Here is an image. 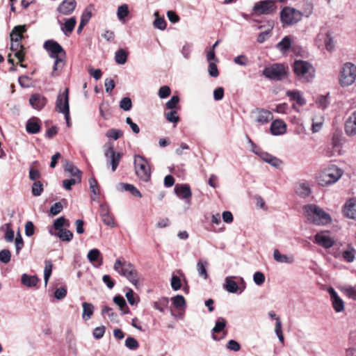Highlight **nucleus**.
<instances>
[{"instance_id":"1","label":"nucleus","mask_w":356,"mask_h":356,"mask_svg":"<svg viewBox=\"0 0 356 356\" xmlns=\"http://www.w3.org/2000/svg\"><path fill=\"white\" fill-rule=\"evenodd\" d=\"M43 47L49 52V56L55 60L51 72L52 76H55V72L64 67L65 51L59 43L52 40L45 41Z\"/></svg>"},{"instance_id":"2","label":"nucleus","mask_w":356,"mask_h":356,"mask_svg":"<svg viewBox=\"0 0 356 356\" xmlns=\"http://www.w3.org/2000/svg\"><path fill=\"white\" fill-rule=\"evenodd\" d=\"M304 212L307 220L316 225H325L332 221L329 213L314 204L305 205Z\"/></svg>"},{"instance_id":"3","label":"nucleus","mask_w":356,"mask_h":356,"mask_svg":"<svg viewBox=\"0 0 356 356\" xmlns=\"http://www.w3.org/2000/svg\"><path fill=\"white\" fill-rule=\"evenodd\" d=\"M292 67L295 74L302 82H311L315 77V68L308 61L296 60Z\"/></svg>"},{"instance_id":"4","label":"nucleus","mask_w":356,"mask_h":356,"mask_svg":"<svg viewBox=\"0 0 356 356\" xmlns=\"http://www.w3.org/2000/svg\"><path fill=\"white\" fill-rule=\"evenodd\" d=\"M343 175V170L334 165H331L320 172L317 177L319 185L326 186L336 183Z\"/></svg>"},{"instance_id":"5","label":"nucleus","mask_w":356,"mask_h":356,"mask_svg":"<svg viewBox=\"0 0 356 356\" xmlns=\"http://www.w3.org/2000/svg\"><path fill=\"white\" fill-rule=\"evenodd\" d=\"M113 268L120 275L126 277L130 282L136 286L138 276L132 264L127 261L122 262L120 259H117Z\"/></svg>"},{"instance_id":"6","label":"nucleus","mask_w":356,"mask_h":356,"mask_svg":"<svg viewBox=\"0 0 356 356\" xmlns=\"http://www.w3.org/2000/svg\"><path fill=\"white\" fill-rule=\"evenodd\" d=\"M262 74L270 80L282 81L287 77V71L283 64L274 63L266 67Z\"/></svg>"},{"instance_id":"7","label":"nucleus","mask_w":356,"mask_h":356,"mask_svg":"<svg viewBox=\"0 0 356 356\" xmlns=\"http://www.w3.org/2000/svg\"><path fill=\"white\" fill-rule=\"evenodd\" d=\"M356 79V66L351 63L343 64L339 77V83L342 87L352 85Z\"/></svg>"},{"instance_id":"8","label":"nucleus","mask_w":356,"mask_h":356,"mask_svg":"<svg viewBox=\"0 0 356 356\" xmlns=\"http://www.w3.org/2000/svg\"><path fill=\"white\" fill-rule=\"evenodd\" d=\"M69 90L65 88V92L57 96L56 102V110L60 113L64 114L66 124L68 127H71L70 121V106H69Z\"/></svg>"},{"instance_id":"9","label":"nucleus","mask_w":356,"mask_h":356,"mask_svg":"<svg viewBox=\"0 0 356 356\" xmlns=\"http://www.w3.org/2000/svg\"><path fill=\"white\" fill-rule=\"evenodd\" d=\"M302 17L300 11L291 7H284L280 12V20L284 26L298 23Z\"/></svg>"},{"instance_id":"10","label":"nucleus","mask_w":356,"mask_h":356,"mask_svg":"<svg viewBox=\"0 0 356 356\" xmlns=\"http://www.w3.org/2000/svg\"><path fill=\"white\" fill-rule=\"evenodd\" d=\"M134 165L136 173L138 178L147 181L150 179V170L147 161L141 156H135Z\"/></svg>"},{"instance_id":"11","label":"nucleus","mask_w":356,"mask_h":356,"mask_svg":"<svg viewBox=\"0 0 356 356\" xmlns=\"http://www.w3.org/2000/svg\"><path fill=\"white\" fill-rule=\"evenodd\" d=\"M104 156L106 159V163L111 166V170L115 172L119 165L122 154L120 152H115L114 150L113 145L110 143L105 145L104 147Z\"/></svg>"},{"instance_id":"12","label":"nucleus","mask_w":356,"mask_h":356,"mask_svg":"<svg viewBox=\"0 0 356 356\" xmlns=\"http://www.w3.org/2000/svg\"><path fill=\"white\" fill-rule=\"evenodd\" d=\"M253 10L259 15H270L276 10V6L273 0H264L256 3Z\"/></svg>"},{"instance_id":"13","label":"nucleus","mask_w":356,"mask_h":356,"mask_svg":"<svg viewBox=\"0 0 356 356\" xmlns=\"http://www.w3.org/2000/svg\"><path fill=\"white\" fill-rule=\"evenodd\" d=\"M254 118L255 122L259 125L267 124L273 119V114L268 110L263 108H256L251 112Z\"/></svg>"},{"instance_id":"14","label":"nucleus","mask_w":356,"mask_h":356,"mask_svg":"<svg viewBox=\"0 0 356 356\" xmlns=\"http://www.w3.org/2000/svg\"><path fill=\"white\" fill-rule=\"evenodd\" d=\"M253 152L258 155L264 161L274 168H280L282 163L280 159L268 154V152L262 151L261 149H258L257 150L253 149Z\"/></svg>"},{"instance_id":"15","label":"nucleus","mask_w":356,"mask_h":356,"mask_svg":"<svg viewBox=\"0 0 356 356\" xmlns=\"http://www.w3.org/2000/svg\"><path fill=\"white\" fill-rule=\"evenodd\" d=\"M329 294L330 295L331 300L332 302V305L334 309L337 312H341L344 310V302L343 300L338 296L335 290L330 287L327 290Z\"/></svg>"},{"instance_id":"16","label":"nucleus","mask_w":356,"mask_h":356,"mask_svg":"<svg viewBox=\"0 0 356 356\" xmlns=\"http://www.w3.org/2000/svg\"><path fill=\"white\" fill-rule=\"evenodd\" d=\"M345 133L348 136H356V111L348 118L345 122Z\"/></svg>"},{"instance_id":"17","label":"nucleus","mask_w":356,"mask_h":356,"mask_svg":"<svg viewBox=\"0 0 356 356\" xmlns=\"http://www.w3.org/2000/svg\"><path fill=\"white\" fill-rule=\"evenodd\" d=\"M343 212L347 218L356 220V199L348 200L343 207Z\"/></svg>"},{"instance_id":"18","label":"nucleus","mask_w":356,"mask_h":356,"mask_svg":"<svg viewBox=\"0 0 356 356\" xmlns=\"http://www.w3.org/2000/svg\"><path fill=\"white\" fill-rule=\"evenodd\" d=\"M76 2L75 0H64L58 7L57 10L65 15H70L75 9Z\"/></svg>"},{"instance_id":"19","label":"nucleus","mask_w":356,"mask_h":356,"mask_svg":"<svg viewBox=\"0 0 356 356\" xmlns=\"http://www.w3.org/2000/svg\"><path fill=\"white\" fill-rule=\"evenodd\" d=\"M31 106L36 110H41L47 104V99L40 94H33L29 99Z\"/></svg>"},{"instance_id":"20","label":"nucleus","mask_w":356,"mask_h":356,"mask_svg":"<svg viewBox=\"0 0 356 356\" xmlns=\"http://www.w3.org/2000/svg\"><path fill=\"white\" fill-rule=\"evenodd\" d=\"M315 243L324 248H330L334 245V240L327 235L323 233H317L315 235Z\"/></svg>"},{"instance_id":"21","label":"nucleus","mask_w":356,"mask_h":356,"mask_svg":"<svg viewBox=\"0 0 356 356\" xmlns=\"http://www.w3.org/2000/svg\"><path fill=\"white\" fill-rule=\"evenodd\" d=\"M273 259L281 264H291L295 261L293 255L282 254L277 249H275L273 251Z\"/></svg>"},{"instance_id":"22","label":"nucleus","mask_w":356,"mask_h":356,"mask_svg":"<svg viewBox=\"0 0 356 356\" xmlns=\"http://www.w3.org/2000/svg\"><path fill=\"white\" fill-rule=\"evenodd\" d=\"M175 194L181 198L189 199L192 196V192L188 184H177L175 187Z\"/></svg>"},{"instance_id":"23","label":"nucleus","mask_w":356,"mask_h":356,"mask_svg":"<svg viewBox=\"0 0 356 356\" xmlns=\"http://www.w3.org/2000/svg\"><path fill=\"white\" fill-rule=\"evenodd\" d=\"M26 28L25 25L16 26L13 28L10 33V41L15 42H21L23 38V33L26 32Z\"/></svg>"},{"instance_id":"24","label":"nucleus","mask_w":356,"mask_h":356,"mask_svg":"<svg viewBox=\"0 0 356 356\" xmlns=\"http://www.w3.org/2000/svg\"><path fill=\"white\" fill-rule=\"evenodd\" d=\"M271 134L274 136L282 135L286 131V124L282 120H275L270 125Z\"/></svg>"},{"instance_id":"25","label":"nucleus","mask_w":356,"mask_h":356,"mask_svg":"<svg viewBox=\"0 0 356 356\" xmlns=\"http://www.w3.org/2000/svg\"><path fill=\"white\" fill-rule=\"evenodd\" d=\"M119 191H129L134 196L141 197V193L132 184L126 183H119L116 186Z\"/></svg>"},{"instance_id":"26","label":"nucleus","mask_w":356,"mask_h":356,"mask_svg":"<svg viewBox=\"0 0 356 356\" xmlns=\"http://www.w3.org/2000/svg\"><path fill=\"white\" fill-rule=\"evenodd\" d=\"M91 6L87 7L83 13L79 23V26L77 29V33H80L82 31L83 28L88 23L92 17Z\"/></svg>"},{"instance_id":"27","label":"nucleus","mask_w":356,"mask_h":356,"mask_svg":"<svg viewBox=\"0 0 356 356\" xmlns=\"http://www.w3.org/2000/svg\"><path fill=\"white\" fill-rule=\"evenodd\" d=\"M296 193L301 197L305 198L311 194V188L307 183H298L295 187Z\"/></svg>"},{"instance_id":"28","label":"nucleus","mask_w":356,"mask_h":356,"mask_svg":"<svg viewBox=\"0 0 356 356\" xmlns=\"http://www.w3.org/2000/svg\"><path fill=\"white\" fill-rule=\"evenodd\" d=\"M236 277H227L225 280L224 288L231 293H235L238 291L240 286L233 280Z\"/></svg>"},{"instance_id":"29","label":"nucleus","mask_w":356,"mask_h":356,"mask_svg":"<svg viewBox=\"0 0 356 356\" xmlns=\"http://www.w3.org/2000/svg\"><path fill=\"white\" fill-rule=\"evenodd\" d=\"M22 283L27 287H33L37 285L39 279L36 275H29L24 273L21 277Z\"/></svg>"},{"instance_id":"30","label":"nucleus","mask_w":356,"mask_h":356,"mask_svg":"<svg viewBox=\"0 0 356 356\" xmlns=\"http://www.w3.org/2000/svg\"><path fill=\"white\" fill-rule=\"evenodd\" d=\"M226 323L227 321L224 318L218 317L217 318L215 326L212 329V338L213 339V340H218V339L214 334V333H219L220 332L222 331L226 326Z\"/></svg>"},{"instance_id":"31","label":"nucleus","mask_w":356,"mask_h":356,"mask_svg":"<svg viewBox=\"0 0 356 356\" xmlns=\"http://www.w3.org/2000/svg\"><path fill=\"white\" fill-rule=\"evenodd\" d=\"M76 20L75 17H72L66 20L64 23L63 26L61 27V30L63 31L65 35L68 36L71 33L76 25Z\"/></svg>"},{"instance_id":"32","label":"nucleus","mask_w":356,"mask_h":356,"mask_svg":"<svg viewBox=\"0 0 356 356\" xmlns=\"http://www.w3.org/2000/svg\"><path fill=\"white\" fill-rule=\"evenodd\" d=\"M65 170L70 172L72 176L74 177V178L77 179L78 182H81V172L72 163L70 162H66L65 166Z\"/></svg>"},{"instance_id":"33","label":"nucleus","mask_w":356,"mask_h":356,"mask_svg":"<svg viewBox=\"0 0 356 356\" xmlns=\"http://www.w3.org/2000/svg\"><path fill=\"white\" fill-rule=\"evenodd\" d=\"M82 318L86 321L89 320L94 312V305L92 303L83 302L82 303Z\"/></svg>"},{"instance_id":"34","label":"nucleus","mask_w":356,"mask_h":356,"mask_svg":"<svg viewBox=\"0 0 356 356\" xmlns=\"http://www.w3.org/2000/svg\"><path fill=\"white\" fill-rule=\"evenodd\" d=\"M22 48H23V47L21 44L20 42H15L11 41L10 49L13 51H15V56L19 60V62L23 61L24 56V54L21 50Z\"/></svg>"},{"instance_id":"35","label":"nucleus","mask_w":356,"mask_h":356,"mask_svg":"<svg viewBox=\"0 0 356 356\" xmlns=\"http://www.w3.org/2000/svg\"><path fill=\"white\" fill-rule=\"evenodd\" d=\"M87 257L88 260L92 264H95V262L98 261H99V266L102 265V257L101 252L98 249L90 250L88 253Z\"/></svg>"},{"instance_id":"36","label":"nucleus","mask_w":356,"mask_h":356,"mask_svg":"<svg viewBox=\"0 0 356 356\" xmlns=\"http://www.w3.org/2000/svg\"><path fill=\"white\" fill-rule=\"evenodd\" d=\"M113 302L119 306L120 309L122 311V314H126L129 312V309L127 307L124 298L121 296H115L113 298Z\"/></svg>"},{"instance_id":"37","label":"nucleus","mask_w":356,"mask_h":356,"mask_svg":"<svg viewBox=\"0 0 356 356\" xmlns=\"http://www.w3.org/2000/svg\"><path fill=\"white\" fill-rule=\"evenodd\" d=\"M268 29L264 31L261 32L257 37V42L259 43L264 42L271 35V31L273 28V22L270 21L268 22Z\"/></svg>"},{"instance_id":"38","label":"nucleus","mask_w":356,"mask_h":356,"mask_svg":"<svg viewBox=\"0 0 356 356\" xmlns=\"http://www.w3.org/2000/svg\"><path fill=\"white\" fill-rule=\"evenodd\" d=\"M115 60L119 65H124L127 60V52L124 49H118L115 54Z\"/></svg>"},{"instance_id":"39","label":"nucleus","mask_w":356,"mask_h":356,"mask_svg":"<svg viewBox=\"0 0 356 356\" xmlns=\"http://www.w3.org/2000/svg\"><path fill=\"white\" fill-rule=\"evenodd\" d=\"M291 45V39L289 36H285L277 44V48L281 51L289 50Z\"/></svg>"},{"instance_id":"40","label":"nucleus","mask_w":356,"mask_h":356,"mask_svg":"<svg viewBox=\"0 0 356 356\" xmlns=\"http://www.w3.org/2000/svg\"><path fill=\"white\" fill-rule=\"evenodd\" d=\"M26 129L29 134H35L40 131V126L38 122L29 120L26 122Z\"/></svg>"},{"instance_id":"41","label":"nucleus","mask_w":356,"mask_h":356,"mask_svg":"<svg viewBox=\"0 0 356 356\" xmlns=\"http://www.w3.org/2000/svg\"><path fill=\"white\" fill-rule=\"evenodd\" d=\"M62 241L69 242L73 238V233L67 229H60L56 234Z\"/></svg>"},{"instance_id":"42","label":"nucleus","mask_w":356,"mask_h":356,"mask_svg":"<svg viewBox=\"0 0 356 356\" xmlns=\"http://www.w3.org/2000/svg\"><path fill=\"white\" fill-rule=\"evenodd\" d=\"M207 262L199 260L197 264V270L200 277L204 280L208 278V273L207 271Z\"/></svg>"},{"instance_id":"43","label":"nucleus","mask_w":356,"mask_h":356,"mask_svg":"<svg viewBox=\"0 0 356 356\" xmlns=\"http://www.w3.org/2000/svg\"><path fill=\"white\" fill-rule=\"evenodd\" d=\"M286 95L291 100L296 101L299 105L305 104V100L298 91H288Z\"/></svg>"},{"instance_id":"44","label":"nucleus","mask_w":356,"mask_h":356,"mask_svg":"<svg viewBox=\"0 0 356 356\" xmlns=\"http://www.w3.org/2000/svg\"><path fill=\"white\" fill-rule=\"evenodd\" d=\"M169 300L168 298L163 297L158 301L154 302V307L161 312H163L164 310L168 307Z\"/></svg>"},{"instance_id":"45","label":"nucleus","mask_w":356,"mask_h":356,"mask_svg":"<svg viewBox=\"0 0 356 356\" xmlns=\"http://www.w3.org/2000/svg\"><path fill=\"white\" fill-rule=\"evenodd\" d=\"M63 227H70V222L65 217L61 216L57 218L54 222V227L55 229L60 231V229H63Z\"/></svg>"},{"instance_id":"46","label":"nucleus","mask_w":356,"mask_h":356,"mask_svg":"<svg viewBox=\"0 0 356 356\" xmlns=\"http://www.w3.org/2000/svg\"><path fill=\"white\" fill-rule=\"evenodd\" d=\"M355 250L349 246L347 250H344L342 253V257L344 260H346L348 262H353L355 257Z\"/></svg>"},{"instance_id":"47","label":"nucleus","mask_w":356,"mask_h":356,"mask_svg":"<svg viewBox=\"0 0 356 356\" xmlns=\"http://www.w3.org/2000/svg\"><path fill=\"white\" fill-rule=\"evenodd\" d=\"M44 264V280L45 285H47L51 275L53 265L50 260H46Z\"/></svg>"},{"instance_id":"48","label":"nucleus","mask_w":356,"mask_h":356,"mask_svg":"<svg viewBox=\"0 0 356 356\" xmlns=\"http://www.w3.org/2000/svg\"><path fill=\"white\" fill-rule=\"evenodd\" d=\"M102 315H107L109 318V319L111 320V321L112 322H118V315L116 313H114L113 312V309L112 308L108 307V306H105L104 307V308L102 309Z\"/></svg>"},{"instance_id":"49","label":"nucleus","mask_w":356,"mask_h":356,"mask_svg":"<svg viewBox=\"0 0 356 356\" xmlns=\"http://www.w3.org/2000/svg\"><path fill=\"white\" fill-rule=\"evenodd\" d=\"M123 136V131L120 129H111L106 133V136L115 140Z\"/></svg>"},{"instance_id":"50","label":"nucleus","mask_w":356,"mask_h":356,"mask_svg":"<svg viewBox=\"0 0 356 356\" xmlns=\"http://www.w3.org/2000/svg\"><path fill=\"white\" fill-rule=\"evenodd\" d=\"M129 13V8L127 4H122L118 7L117 15H118V19L120 21H122L127 16H128Z\"/></svg>"},{"instance_id":"51","label":"nucleus","mask_w":356,"mask_h":356,"mask_svg":"<svg viewBox=\"0 0 356 356\" xmlns=\"http://www.w3.org/2000/svg\"><path fill=\"white\" fill-rule=\"evenodd\" d=\"M154 15L157 17L153 22L154 26L158 29L164 30L166 28V22L165 19L163 17H159L158 12H156Z\"/></svg>"},{"instance_id":"52","label":"nucleus","mask_w":356,"mask_h":356,"mask_svg":"<svg viewBox=\"0 0 356 356\" xmlns=\"http://www.w3.org/2000/svg\"><path fill=\"white\" fill-rule=\"evenodd\" d=\"M32 194L34 196H40L43 191V185L40 181H35L32 186Z\"/></svg>"},{"instance_id":"53","label":"nucleus","mask_w":356,"mask_h":356,"mask_svg":"<svg viewBox=\"0 0 356 356\" xmlns=\"http://www.w3.org/2000/svg\"><path fill=\"white\" fill-rule=\"evenodd\" d=\"M124 345L130 350H136L139 346L138 342L131 337H129L126 339Z\"/></svg>"},{"instance_id":"54","label":"nucleus","mask_w":356,"mask_h":356,"mask_svg":"<svg viewBox=\"0 0 356 356\" xmlns=\"http://www.w3.org/2000/svg\"><path fill=\"white\" fill-rule=\"evenodd\" d=\"M120 107L121 109L128 111L132 107V102L129 97H124L120 102Z\"/></svg>"},{"instance_id":"55","label":"nucleus","mask_w":356,"mask_h":356,"mask_svg":"<svg viewBox=\"0 0 356 356\" xmlns=\"http://www.w3.org/2000/svg\"><path fill=\"white\" fill-rule=\"evenodd\" d=\"M15 243L16 253L18 254L19 253L20 250L24 247V241H23V239L21 236L19 230H18V232L17 233V236L15 239Z\"/></svg>"},{"instance_id":"56","label":"nucleus","mask_w":356,"mask_h":356,"mask_svg":"<svg viewBox=\"0 0 356 356\" xmlns=\"http://www.w3.org/2000/svg\"><path fill=\"white\" fill-rule=\"evenodd\" d=\"M174 306L177 308H181L186 305V301L184 296L177 295L172 298Z\"/></svg>"},{"instance_id":"57","label":"nucleus","mask_w":356,"mask_h":356,"mask_svg":"<svg viewBox=\"0 0 356 356\" xmlns=\"http://www.w3.org/2000/svg\"><path fill=\"white\" fill-rule=\"evenodd\" d=\"M89 184H90V188L91 189V192L92 193V194L95 195H99V190L98 183H97V181L96 180V179L94 177L90 178Z\"/></svg>"},{"instance_id":"58","label":"nucleus","mask_w":356,"mask_h":356,"mask_svg":"<svg viewBox=\"0 0 356 356\" xmlns=\"http://www.w3.org/2000/svg\"><path fill=\"white\" fill-rule=\"evenodd\" d=\"M11 253L9 250L4 249L0 251V261L8 264L10 261Z\"/></svg>"},{"instance_id":"59","label":"nucleus","mask_w":356,"mask_h":356,"mask_svg":"<svg viewBox=\"0 0 356 356\" xmlns=\"http://www.w3.org/2000/svg\"><path fill=\"white\" fill-rule=\"evenodd\" d=\"M6 227L7 228L6 234H5V240L7 242H13L15 237V232L14 231L10 228L11 224L10 223H6Z\"/></svg>"},{"instance_id":"60","label":"nucleus","mask_w":356,"mask_h":356,"mask_svg":"<svg viewBox=\"0 0 356 356\" xmlns=\"http://www.w3.org/2000/svg\"><path fill=\"white\" fill-rule=\"evenodd\" d=\"M253 280L257 285H261L265 282V276L263 273L257 271L253 275Z\"/></svg>"},{"instance_id":"61","label":"nucleus","mask_w":356,"mask_h":356,"mask_svg":"<svg viewBox=\"0 0 356 356\" xmlns=\"http://www.w3.org/2000/svg\"><path fill=\"white\" fill-rule=\"evenodd\" d=\"M165 115L167 120L170 122L177 123L179 120L177 113L175 111H171L165 113Z\"/></svg>"},{"instance_id":"62","label":"nucleus","mask_w":356,"mask_h":356,"mask_svg":"<svg viewBox=\"0 0 356 356\" xmlns=\"http://www.w3.org/2000/svg\"><path fill=\"white\" fill-rule=\"evenodd\" d=\"M63 207L61 202H58L54 203L51 207L49 211L52 215L56 216L61 212V211L63 210Z\"/></svg>"},{"instance_id":"63","label":"nucleus","mask_w":356,"mask_h":356,"mask_svg":"<svg viewBox=\"0 0 356 356\" xmlns=\"http://www.w3.org/2000/svg\"><path fill=\"white\" fill-rule=\"evenodd\" d=\"M105 332V327L104 325L97 327L94 329L92 334L97 339H100L103 337Z\"/></svg>"},{"instance_id":"64","label":"nucleus","mask_w":356,"mask_h":356,"mask_svg":"<svg viewBox=\"0 0 356 356\" xmlns=\"http://www.w3.org/2000/svg\"><path fill=\"white\" fill-rule=\"evenodd\" d=\"M345 294L350 298L356 300V289L353 286H348L343 289Z\"/></svg>"}]
</instances>
